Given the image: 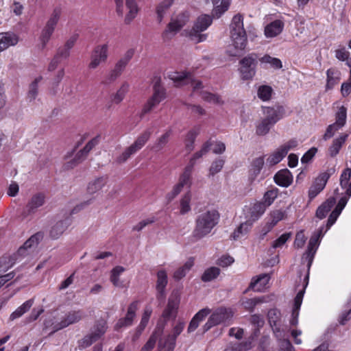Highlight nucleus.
Returning <instances> with one entry per match:
<instances>
[{
	"instance_id": "1",
	"label": "nucleus",
	"mask_w": 351,
	"mask_h": 351,
	"mask_svg": "<svg viewBox=\"0 0 351 351\" xmlns=\"http://www.w3.org/2000/svg\"><path fill=\"white\" fill-rule=\"evenodd\" d=\"M348 197H342L335 208L332 210V212L330 213L329 218L327 221L326 228V230L324 231V228H320L317 232H315L311 237L308 245V249L306 252V253L304 254V256H306V258L308 260V266L310 267L313 259L314 258V256L316 253V251L318 248V246L320 243V239L324 236V233H326L330 228L337 221L338 217L341 214V211L346 206L348 200Z\"/></svg>"
},
{
	"instance_id": "2",
	"label": "nucleus",
	"mask_w": 351,
	"mask_h": 351,
	"mask_svg": "<svg viewBox=\"0 0 351 351\" xmlns=\"http://www.w3.org/2000/svg\"><path fill=\"white\" fill-rule=\"evenodd\" d=\"M230 38L234 51H230L232 56L244 50L247 44L245 30L243 27V18L241 14L235 15L230 24Z\"/></svg>"
},
{
	"instance_id": "3",
	"label": "nucleus",
	"mask_w": 351,
	"mask_h": 351,
	"mask_svg": "<svg viewBox=\"0 0 351 351\" xmlns=\"http://www.w3.org/2000/svg\"><path fill=\"white\" fill-rule=\"evenodd\" d=\"M219 213L215 209L208 210L200 213L195 219L194 236L198 239L209 234L212 229L218 223Z\"/></svg>"
},
{
	"instance_id": "4",
	"label": "nucleus",
	"mask_w": 351,
	"mask_h": 351,
	"mask_svg": "<svg viewBox=\"0 0 351 351\" xmlns=\"http://www.w3.org/2000/svg\"><path fill=\"white\" fill-rule=\"evenodd\" d=\"M190 21L189 12H184L171 17L169 23L161 34L163 42L171 40Z\"/></svg>"
},
{
	"instance_id": "5",
	"label": "nucleus",
	"mask_w": 351,
	"mask_h": 351,
	"mask_svg": "<svg viewBox=\"0 0 351 351\" xmlns=\"http://www.w3.org/2000/svg\"><path fill=\"white\" fill-rule=\"evenodd\" d=\"M185 327V322L178 320L173 326L171 332L158 339V348L162 351H173L176 347L177 337L181 334Z\"/></svg>"
},
{
	"instance_id": "6",
	"label": "nucleus",
	"mask_w": 351,
	"mask_h": 351,
	"mask_svg": "<svg viewBox=\"0 0 351 351\" xmlns=\"http://www.w3.org/2000/svg\"><path fill=\"white\" fill-rule=\"evenodd\" d=\"M256 53H250L240 60L238 71L242 80H251L254 77L258 63Z\"/></svg>"
},
{
	"instance_id": "7",
	"label": "nucleus",
	"mask_w": 351,
	"mask_h": 351,
	"mask_svg": "<svg viewBox=\"0 0 351 351\" xmlns=\"http://www.w3.org/2000/svg\"><path fill=\"white\" fill-rule=\"evenodd\" d=\"M192 165H186L183 172L180 174L178 182L176 184L171 190L167 193L166 199L168 202L174 199L182 191L184 186L191 187L192 184Z\"/></svg>"
},
{
	"instance_id": "8",
	"label": "nucleus",
	"mask_w": 351,
	"mask_h": 351,
	"mask_svg": "<svg viewBox=\"0 0 351 351\" xmlns=\"http://www.w3.org/2000/svg\"><path fill=\"white\" fill-rule=\"evenodd\" d=\"M109 57V45L102 43L96 45L91 51L88 68L95 70L101 64H105Z\"/></svg>"
},
{
	"instance_id": "9",
	"label": "nucleus",
	"mask_w": 351,
	"mask_h": 351,
	"mask_svg": "<svg viewBox=\"0 0 351 351\" xmlns=\"http://www.w3.org/2000/svg\"><path fill=\"white\" fill-rule=\"evenodd\" d=\"M213 19L210 16L207 14L199 16L189 34L190 39L197 43L206 40L207 35L199 33L205 31L211 25Z\"/></svg>"
},
{
	"instance_id": "10",
	"label": "nucleus",
	"mask_w": 351,
	"mask_h": 351,
	"mask_svg": "<svg viewBox=\"0 0 351 351\" xmlns=\"http://www.w3.org/2000/svg\"><path fill=\"white\" fill-rule=\"evenodd\" d=\"M233 314L230 308L220 307L216 309L203 326L204 331H208L216 325L228 322L232 319Z\"/></svg>"
},
{
	"instance_id": "11",
	"label": "nucleus",
	"mask_w": 351,
	"mask_h": 351,
	"mask_svg": "<svg viewBox=\"0 0 351 351\" xmlns=\"http://www.w3.org/2000/svg\"><path fill=\"white\" fill-rule=\"evenodd\" d=\"M168 77L177 86L190 84L194 92H199L203 88L201 82L193 80L191 76L184 73L171 72L168 74Z\"/></svg>"
},
{
	"instance_id": "12",
	"label": "nucleus",
	"mask_w": 351,
	"mask_h": 351,
	"mask_svg": "<svg viewBox=\"0 0 351 351\" xmlns=\"http://www.w3.org/2000/svg\"><path fill=\"white\" fill-rule=\"evenodd\" d=\"M346 108L344 106H341L336 114V121L328 126L323 136L324 139L330 138L338 130L343 128L346 124Z\"/></svg>"
},
{
	"instance_id": "13",
	"label": "nucleus",
	"mask_w": 351,
	"mask_h": 351,
	"mask_svg": "<svg viewBox=\"0 0 351 351\" xmlns=\"http://www.w3.org/2000/svg\"><path fill=\"white\" fill-rule=\"evenodd\" d=\"M180 302V298L178 293H173L167 302L166 308L162 313V319L158 323H165L166 320L170 318H176Z\"/></svg>"
},
{
	"instance_id": "14",
	"label": "nucleus",
	"mask_w": 351,
	"mask_h": 351,
	"mask_svg": "<svg viewBox=\"0 0 351 351\" xmlns=\"http://www.w3.org/2000/svg\"><path fill=\"white\" fill-rule=\"evenodd\" d=\"M268 319L272 327L276 338H281L286 335L287 325H283L280 322V313L275 309L268 312Z\"/></svg>"
},
{
	"instance_id": "15",
	"label": "nucleus",
	"mask_w": 351,
	"mask_h": 351,
	"mask_svg": "<svg viewBox=\"0 0 351 351\" xmlns=\"http://www.w3.org/2000/svg\"><path fill=\"white\" fill-rule=\"evenodd\" d=\"M166 97L165 88L159 83H156L154 86V94L147 101L143 108V113L149 112L153 108L158 106Z\"/></svg>"
},
{
	"instance_id": "16",
	"label": "nucleus",
	"mask_w": 351,
	"mask_h": 351,
	"mask_svg": "<svg viewBox=\"0 0 351 351\" xmlns=\"http://www.w3.org/2000/svg\"><path fill=\"white\" fill-rule=\"evenodd\" d=\"M334 172V169H331L327 171L320 173L315 180L308 191V196L310 199L316 197L325 187L328 180Z\"/></svg>"
},
{
	"instance_id": "17",
	"label": "nucleus",
	"mask_w": 351,
	"mask_h": 351,
	"mask_svg": "<svg viewBox=\"0 0 351 351\" xmlns=\"http://www.w3.org/2000/svg\"><path fill=\"white\" fill-rule=\"evenodd\" d=\"M84 313L82 310L71 311L65 314L61 321L54 326L55 330L64 328L69 325L79 322L83 319Z\"/></svg>"
},
{
	"instance_id": "18",
	"label": "nucleus",
	"mask_w": 351,
	"mask_h": 351,
	"mask_svg": "<svg viewBox=\"0 0 351 351\" xmlns=\"http://www.w3.org/2000/svg\"><path fill=\"white\" fill-rule=\"evenodd\" d=\"M99 136H97L86 145L83 149L78 152L75 156L74 158L68 161L66 163V166L68 168H73L76 166L78 163L81 162L84 160L88 152L95 147L99 142Z\"/></svg>"
},
{
	"instance_id": "19",
	"label": "nucleus",
	"mask_w": 351,
	"mask_h": 351,
	"mask_svg": "<svg viewBox=\"0 0 351 351\" xmlns=\"http://www.w3.org/2000/svg\"><path fill=\"white\" fill-rule=\"evenodd\" d=\"M45 203V195L43 194H36L34 195L22 213V217L27 219L33 215L37 209L42 206Z\"/></svg>"
},
{
	"instance_id": "20",
	"label": "nucleus",
	"mask_w": 351,
	"mask_h": 351,
	"mask_svg": "<svg viewBox=\"0 0 351 351\" xmlns=\"http://www.w3.org/2000/svg\"><path fill=\"white\" fill-rule=\"evenodd\" d=\"M298 318H297V312L294 313V317H291L289 319V325L287 326V332H288V338L291 337L293 342L297 345H300L302 340L300 338L302 331L298 328Z\"/></svg>"
},
{
	"instance_id": "21",
	"label": "nucleus",
	"mask_w": 351,
	"mask_h": 351,
	"mask_svg": "<svg viewBox=\"0 0 351 351\" xmlns=\"http://www.w3.org/2000/svg\"><path fill=\"white\" fill-rule=\"evenodd\" d=\"M266 208L264 204L256 202L252 207L245 208V218L254 223L265 212Z\"/></svg>"
},
{
	"instance_id": "22",
	"label": "nucleus",
	"mask_w": 351,
	"mask_h": 351,
	"mask_svg": "<svg viewBox=\"0 0 351 351\" xmlns=\"http://www.w3.org/2000/svg\"><path fill=\"white\" fill-rule=\"evenodd\" d=\"M156 297L159 300H163L165 298V288L168 283L167 273L165 269H159L156 273Z\"/></svg>"
},
{
	"instance_id": "23",
	"label": "nucleus",
	"mask_w": 351,
	"mask_h": 351,
	"mask_svg": "<svg viewBox=\"0 0 351 351\" xmlns=\"http://www.w3.org/2000/svg\"><path fill=\"white\" fill-rule=\"evenodd\" d=\"M284 26V22L278 19L269 23L265 27V36L267 38H272L278 36L282 33Z\"/></svg>"
},
{
	"instance_id": "24",
	"label": "nucleus",
	"mask_w": 351,
	"mask_h": 351,
	"mask_svg": "<svg viewBox=\"0 0 351 351\" xmlns=\"http://www.w3.org/2000/svg\"><path fill=\"white\" fill-rule=\"evenodd\" d=\"M165 326V323L162 324L159 322L157 324L154 331L144 346L141 348V351H152L153 350L157 339L158 338L160 339L163 334Z\"/></svg>"
},
{
	"instance_id": "25",
	"label": "nucleus",
	"mask_w": 351,
	"mask_h": 351,
	"mask_svg": "<svg viewBox=\"0 0 351 351\" xmlns=\"http://www.w3.org/2000/svg\"><path fill=\"white\" fill-rule=\"evenodd\" d=\"M253 224L254 223L251 221L245 219V221L241 222L231 234L230 238L233 240H238L244 237L250 232Z\"/></svg>"
},
{
	"instance_id": "26",
	"label": "nucleus",
	"mask_w": 351,
	"mask_h": 351,
	"mask_svg": "<svg viewBox=\"0 0 351 351\" xmlns=\"http://www.w3.org/2000/svg\"><path fill=\"white\" fill-rule=\"evenodd\" d=\"M282 108L281 107L265 108H264L263 110V113L265 115L264 119L267 121L272 125H274L282 118Z\"/></svg>"
},
{
	"instance_id": "27",
	"label": "nucleus",
	"mask_w": 351,
	"mask_h": 351,
	"mask_svg": "<svg viewBox=\"0 0 351 351\" xmlns=\"http://www.w3.org/2000/svg\"><path fill=\"white\" fill-rule=\"evenodd\" d=\"M125 270V269L122 266H116L111 270L110 280L114 287L118 288H125L127 287L125 281L120 278Z\"/></svg>"
},
{
	"instance_id": "28",
	"label": "nucleus",
	"mask_w": 351,
	"mask_h": 351,
	"mask_svg": "<svg viewBox=\"0 0 351 351\" xmlns=\"http://www.w3.org/2000/svg\"><path fill=\"white\" fill-rule=\"evenodd\" d=\"M125 4L127 12L124 21L126 24H129L136 17L139 8L135 0H125Z\"/></svg>"
},
{
	"instance_id": "29",
	"label": "nucleus",
	"mask_w": 351,
	"mask_h": 351,
	"mask_svg": "<svg viewBox=\"0 0 351 351\" xmlns=\"http://www.w3.org/2000/svg\"><path fill=\"white\" fill-rule=\"evenodd\" d=\"M270 277L268 274H261L256 278H252L250 287L256 291H263L268 287Z\"/></svg>"
},
{
	"instance_id": "30",
	"label": "nucleus",
	"mask_w": 351,
	"mask_h": 351,
	"mask_svg": "<svg viewBox=\"0 0 351 351\" xmlns=\"http://www.w3.org/2000/svg\"><path fill=\"white\" fill-rule=\"evenodd\" d=\"M108 185V179L105 177L97 178L90 181L87 186V193L94 195L102 191Z\"/></svg>"
},
{
	"instance_id": "31",
	"label": "nucleus",
	"mask_w": 351,
	"mask_h": 351,
	"mask_svg": "<svg viewBox=\"0 0 351 351\" xmlns=\"http://www.w3.org/2000/svg\"><path fill=\"white\" fill-rule=\"evenodd\" d=\"M274 181L280 186L288 187L293 182V176L289 170H280L275 175Z\"/></svg>"
},
{
	"instance_id": "32",
	"label": "nucleus",
	"mask_w": 351,
	"mask_h": 351,
	"mask_svg": "<svg viewBox=\"0 0 351 351\" xmlns=\"http://www.w3.org/2000/svg\"><path fill=\"white\" fill-rule=\"evenodd\" d=\"M19 41L16 35L12 33H3L0 34V52L4 51L11 46L17 44Z\"/></svg>"
},
{
	"instance_id": "33",
	"label": "nucleus",
	"mask_w": 351,
	"mask_h": 351,
	"mask_svg": "<svg viewBox=\"0 0 351 351\" xmlns=\"http://www.w3.org/2000/svg\"><path fill=\"white\" fill-rule=\"evenodd\" d=\"M128 63L120 58L115 64L114 69L106 76V82L115 81L123 73Z\"/></svg>"
},
{
	"instance_id": "34",
	"label": "nucleus",
	"mask_w": 351,
	"mask_h": 351,
	"mask_svg": "<svg viewBox=\"0 0 351 351\" xmlns=\"http://www.w3.org/2000/svg\"><path fill=\"white\" fill-rule=\"evenodd\" d=\"M192 195L190 191L186 192L179 201V214L184 215L191 210Z\"/></svg>"
},
{
	"instance_id": "35",
	"label": "nucleus",
	"mask_w": 351,
	"mask_h": 351,
	"mask_svg": "<svg viewBox=\"0 0 351 351\" xmlns=\"http://www.w3.org/2000/svg\"><path fill=\"white\" fill-rule=\"evenodd\" d=\"M69 225L70 221L68 219L56 222L50 231L51 237L54 239L58 238L67 229Z\"/></svg>"
},
{
	"instance_id": "36",
	"label": "nucleus",
	"mask_w": 351,
	"mask_h": 351,
	"mask_svg": "<svg viewBox=\"0 0 351 351\" xmlns=\"http://www.w3.org/2000/svg\"><path fill=\"white\" fill-rule=\"evenodd\" d=\"M327 82L326 89H331L335 85L339 83L341 79V73L339 70L330 68L326 71Z\"/></svg>"
},
{
	"instance_id": "37",
	"label": "nucleus",
	"mask_w": 351,
	"mask_h": 351,
	"mask_svg": "<svg viewBox=\"0 0 351 351\" xmlns=\"http://www.w3.org/2000/svg\"><path fill=\"white\" fill-rule=\"evenodd\" d=\"M336 199L335 197L328 198L325 202H324L320 206L318 207L316 211V216L317 218L322 219H324L331 208L335 206Z\"/></svg>"
},
{
	"instance_id": "38",
	"label": "nucleus",
	"mask_w": 351,
	"mask_h": 351,
	"mask_svg": "<svg viewBox=\"0 0 351 351\" xmlns=\"http://www.w3.org/2000/svg\"><path fill=\"white\" fill-rule=\"evenodd\" d=\"M213 3V14L219 18L223 13L228 10L230 5V0H212Z\"/></svg>"
},
{
	"instance_id": "39",
	"label": "nucleus",
	"mask_w": 351,
	"mask_h": 351,
	"mask_svg": "<svg viewBox=\"0 0 351 351\" xmlns=\"http://www.w3.org/2000/svg\"><path fill=\"white\" fill-rule=\"evenodd\" d=\"M171 135V130L166 131L163 134L158 137L155 141L152 149L154 152L161 151L169 142V138Z\"/></svg>"
},
{
	"instance_id": "40",
	"label": "nucleus",
	"mask_w": 351,
	"mask_h": 351,
	"mask_svg": "<svg viewBox=\"0 0 351 351\" xmlns=\"http://www.w3.org/2000/svg\"><path fill=\"white\" fill-rule=\"evenodd\" d=\"M152 135V132L149 130L144 131L136 139V141L131 145V146L137 152L140 150L148 141Z\"/></svg>"
},
{
	"instance_id": "41",
	"label": "nucleus",
	"mask_w": 351,
	"mask_h": 351,
	"mask_svg": "<svg viewBox=\"0 0 351 351\" xmlns=\"http://www.w3.org/2000/svg\"><path fill=\"white\" fill-rule=\"evenodd\" d=\"M107 328L106 322L104 319H100L97 321L90 333H92L95 338L98 340L105 334Z\"/></svg>"
},
{
	"instance_id": "42",
	"label": "nucleus",
	"mask_w": 351,
	"mask_h": 351,
	"mask_svg": "<svg viewBox=\"0 0 351 351\" xmlns=\"http://www.w3.org/2000/svg\"><path fill=\"white\" fill-rule=\"evenodd\" d=\"M252 347V341L249 340L241 343H230L227 345L223 351H247Z\"/></svg>"
},
{
	"instance_id": "43",
	"label": "nucleus",
	"mask_w": 351,
	"mask_h": 351,
	"mask_svg": "<svg viewBox=\"0 0 351 351\" xmlns=\"http://www.w3.org/2000/svg\"><path fill=\"white\" fill-rule=\"evenodd\" d=\"M347 137V134H342L333 141L332 145L329 148V154L330 156L334 157L339 153Z\"/></svg>"
},
{
	"instance_id": "44",
	"label": "nucleus",
	"mask_w": 351,
	"mask_h": 351,
	"mask_svg": "<svg viewBox=\"0 0 351 351\" xmlns=\"http://www.w3.org/2000/svg\"><path fill=\"white\" fill-rule=\"evenodd\" d=\"M130 85L128 82H123L120 88L112 97V101L114 104L121 103L129 90Z\"/></svg>"
},
{
	"instance_id": "45",
	"label": "nucleus",
	"mask_w": 351,
	"mask_h": 351,
	"mask_svg": "<svg viewBox=\"0 0 351 351\" xmlns=\"http://www.w3.org/2000/svg\"><path fill=\"white\" fill-rule=\"evenodd\" d=\"M33 304L32 300H29L25 302L16 311H14L10 316V320L13 321L28 311Z\"/></svg>"
},
{
	"instance_id": "46",
	"label": "nucleus",
	"mask_w": 351,
	"mask_h": 351,
	"mask_svg": "<svg viewBox=\"0 0 351 351\" xmlns=\"http://www.w3.org/2000/svg\"><path fill=\"white\" fill-rule=\"evenodd\" d=\"M193 260H188L183 266L179 267L173 274V277L176 280H180L184 278L186 274L189 271L191 267L193 266Z\"/></svg>"
},
{
	"instance_id": "47",
	"label": "nucleus",
	"mask_w": 351,
	"mask_h": 351,
	"mask_svg": "<svg viewBox=\"0 0 351 351\" xmlns=\"http://www.w3.org/2000/svg\"><path fill=\"white\" fill-rule=\"evenodd\" d=\"M60 14L61 11L59 8L54 9L44 28L54 32L56 26L60 19Z\"/></svg>"
},
{
	"instance_id": "48",
	"label": "nucleus",
	"mask_w": 351,
	"mask_h": 351,
	"mask_svg": "<svg viewBox=\"0 0 351 351\" xmlns=\"http://www.w3.org/2000/svg\"><path fill=\"white\" fill-rule=\"evenodd\" d=\"M286 154L279 147L276 151L271 154L267 158V162L271 165H275L280 162L285 157Z\"/></svg>"
},
{
	"instance_id": "49",
	"label": "nucleus",
	"mask_w": 351,
	"mask_h": 351,
	"mask_svg": "<svg viewBox=\"0 0 351 351\" xmlns=\"http://www.w3.org/2000/svg\"><path fill=\"white\" fill-rule=\"evenodd\" d=\"M43 238V234L41 232H37L27 240L24 243L23 245L29 249L30 251L33 252Z\"/></svg>"
},
{
	"instance_id": "50",
	"label": "nucleus",
	"mask_w": 351,
	"mask_h": 351,
	"mask_svg": "<svg viewBox=\"0 0 351 351\" xmlns=\"http://www.w3.org/2000/svg\"><path fill=\"white\" fill-rule=\"evenodd\" d=\"M276 339L278 342V351H295L294 347L288 339V332L287 331L285 337Z\"/></svg>"
},
{
	"instance_id": "51",
	"label": "nucleus",
	"mask_w": 351,
	"mask_h": 351,
	"mask_svg": "<svg viewBox=\"0 0 351 351\" xmlns=\"http://www.w3.org/2000/svg\"><path fill=\"white\" fill-rule=\"evenodd\" d=\"M138 308V301H134L129 305L126 315L125 317H123L125 319V320L126 321V322H128V324H130V326L132 324L133 320L136 316V312Z\"/></svg>"
},
{
	"instance_id": "52",
	"label": "nucleus",
	"mask_w": 351,
	"mask_h": 351,
	"mask_svg": "<svg viewBox=\"0 0 351 351\" xmlns=\"http://www.w3.org/2000/svg\"><path fill=\"white\" fill-rule=\"evenodd\" d=\"M138 308V301H134L129 305L126 315L125 317H123L125 319V320L126 321V322H128V324H130V326L132 324L133 320L136 316V312Z\"/></svg>"
},
{
	"instance_id": "53",
	"label": "nucleus",
	"mask_w": 351,
	"mask_h": 351,
	"mask_svg": "<svg viewBox=\"0 0 351 351\" xmlns=\"http://www.w3.org/2000/svg\"><path fill=\"white\" fill-rule=\"evenodd\" d=\"M173 0H164L156 8V14L158 21L160 23L164 17L166 11L172 5Z\"/></svg>"
},
{
	"instance_id": "54",
	"label": "nucleus",
	"mask_w": 351,
	"mask_h": 351,
	"mask_svg": "<svg viewBox=\"0 0 351 351\" xmlns=\"http://www.w3.org/2000/svg\"><path fill=\"white\" fill-rule=\"evenodd\" d=\"M278 195V189L275 188L271 190L267 191L263 198L262 204L265 205V207L269 206L276 199Z\"/></svg>"
},
{
	"instance_id": "55",
	"label": "nucleus",
	"mask_w": 351,
	"mask_h": 351,
	"mask_svg": "<svg viewBox=\"0 0 351 351\" xmlns=\"http://www.w3.org/2000/svg\"><path fill=\"white\" fill-rule=\"evenodd\" d=\"M220 274V269L215 267H212L204 272L202 276V280L204 282H210L215 279Z\"/></svg>"
},
{
	"instance_id": "56",
	"label": "nucleus",
	"mask_w": 351,
	"mask_h": 351,
	"mask_svg": "<svg viewBox=\"0 0 351 351\" xmlns=\"http://www.w3.org/2000/svg\"><path fill=\"white\" fill-rule=\"evenodd\" d=\"M260 61L262 63L270 64V66L275 69H279L282 67V64L280 59L271 57L269 55H265L263 56L260 59Z\"/></svg>"
},
{
	"instance_id": "57",
	"label": "nucleus",
	"mask_w": 351,
	"mask_h": 351,
	"mask_svg": "<svg viewBox=\"0 0 351 351\" xmlns=\"http://www.w3.org/2000/svg\"><path fill=\"white\" fill-rule=\"evenodd\" d=\"M272 126L267 121L263 119L256 126V133L259 136H264L269 132Z\"/></svg>"
},
{
	"instance_id": "58",
	"label": "nucleus",
	"mask_w": 351,
	"mask_h": 351,
	"mask_svg": "<svg viewBox=\"0 0 351 351\" xmlns=\"http://www.w3.org/2000/svg\"><path fill=\"white\" fill-rule=\"evenodd\" d=\"M264 158L261 156L253 160L251 165V171L254 178H256L261 172L264 165Z\"/></svg>"
},
{
	"instance_id": "59",
	"label": "nucleus",
	"mask_w": 351,
	"mask_h": 351,
	"mask_svg": "<svg viewBox=\"0 0 351 351\" xmlns=\"http://www.w3.org/2000/svg\"><path fill=\"white\" fill-rule=\"evenodd\" d=\"M40 77L35 79L29 85L27 92V97L29 101H33L36 99L38 93V82Z\"/></svg>"
},
{
	"instance_id": "60",
	"label": "nucleus",
	"mask_w": 351,
	"mask_h": 351,
	"mask_svg": "<svg viewBox=\"0 0 351 351\" xmlns=\"http://www.w3.org/2000/svg\"><path fill=\"white\" fill-rule=\"evenodd\" d=\"M285 213L284 211L280 210H276L272 211L269 215L268 223L274 227L277 223L284 219Z\"/></svg>"
},
{
	"instance_id": "61",
	"label": "nucleus",
	"mask_w": 351,
	"mask_h": 351,
	"mask_svg": "<svg viewBox=\"0 0 351 351\" xmlns=\"http://www.w3.org/2000/svg\"><path fill=\"white\" fill-rule=\"evenodd\" d=\"M200 94L202 96V98L209 103L214 104H222L221 99L220 97H219L217 95L201 90Z\"/></svg>"
},
{
	"instance_id": "62",
	"label": "nucleus",
	"mask_w": 351,
	"mask_h": 351,
	"mask_svg": "<svg viewBox=\"0 0 351 351\" xmlns=\"http://www.w3.org/2000/svg\"><path fill=\"white\" fill-rule=\"evenodd\" d=\"M272 93V88L269 86L263 85L258 88V96L263 101H268Z\"/></svg>"
},
{
	"instance_id": "63",
	"label": "nucleus",
	"mask_w": 351,
	"mask_h": 351,
	"mask_svg": "<svg viewBox=\"0 0 351 351\" xmlns=\"http://www.w3.org/2000/svg\"><path fill=\"white\" fill-rule=\"evenodd\" d=\"M152 313V308L150 306H146L142 315L141 322L138 326L140 327V330H144L145 328L149 322Z\"/></svg>"
},
{
	"instance_id": "64",
	"label": "nucleus",
	"mask_w": 351,
	"mask_h": 351,
	"mask_svg": "<svg viewBox=\"0 0 351 351\" xmlns=\"http://www.w3.org/2000/svg\"><path fill=\"white\" fill-rule=\"evenodd\" d=\"M97 341V340L95 338L92 333H88V335H85L82 339L79 340L78 347L80 349L82 350L90 346Z\"/></svg>"
}]
</instances>
